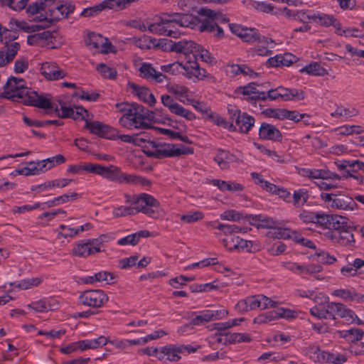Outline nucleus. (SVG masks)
Instances as JSON below:
<instances>
[{
    "label": "nucleus",
    "instance_id": "nucleus-53",
    "mask_svg": "<svg viewBox=\"0 0 364 364\" xmlns=\"http://www.w3.org/2000/svg\"><path fill=\"white\" fill-rule=\"evenodd\" d=\"M261 35L255 28L245 27L240 38L247 43H255L256 41L261 42Z\"/></svg>",
    "mask_w": 364,
    "mask_h": 364
},
{
    "label": "nucleus",
    "instance_id": "nucleus-54",
    "mask_svg": "<svg viewBox=\"0 0 364 364\" xmlns=\"http://www.w3.org/2000/svg\"><path fill=\"white\" fill-rule=\"evenodd\" d=\"M310 18L312 19V21L325 27L331 26L336 21L333 16L318 12L312 14V16Z\"/></svg>",
    "mask_w": 364,
    "mask_h": 364
},
{
    "label": "nucleus",
    "instance_id": "nucleus-45",
    "mask_svg": "<svg viewBox=\"0 0 364 364\" xmlns=\"http://www.w3.org/2000/svg\"><path fill=\"white\" fill-rule=\"evenodd\" d=\"M82 341L85 351L89 349H97L103 347L108 343L109 337L100 336L92 339L82 340Z\"/></svg>",
    "mask_w": 364,
    "mask_h": 364
},
{
    "label": "nucleus",
    "instance_id": "nucleus-2",
    "mask_svg": "<svg viewBox=\"0 0 364 364\" xmlns=\"http://www.w3.org/2000/svg\"><path fill=\"white\" fill-rule=\"evenodd\" d=\"M6 97L43 109L49 102V94L38 93L27 87L23 79L11 77L4 87Z\"/></svg>",
    "mask_w": 364,
    "mask_h": 364
},
{
    "label": "nucleus",
    "instance_id": "nucleus-14",
    "mask_svg": "<svg viewBox=\"0 0 364 364\" xmlns=\"http://www.w3.org/2000/svg\"><path fill=\"white\" fill-rule=\"evenodd\" d=\"M223 243L230 250H237L246 252H257L263 247V245L257 240H246L234 235H230L223 239Z\"/></svg>",
    "mask_w": 364,
    "mask_h": 364
},
{
    "label": "nucleus",
    "instance_id": "nucleus-27",
    "mask_svg": "<svg viewBox=\"0 0 364 364\" xmlns=\"http://www.w3.org/2000/svg\"><path fill=\"white\" fill-rule=\"evenodd\" d=\"M323 235L334 243H339L342 245H351L354 242L353 233L345 228L341 230H327Z\"/></svg>",
    "mask_w": 364,
    "mask_h": 364
},
{
    "label": "nucleus",
    "instance_id": "nucleus-48",
    "mask_svg": "<svg viewBox=\"0 0 364 364\" xmlns=\"http://www.w3.org/2000/svg\"><path fill=\"white\" fill-rule=\"evenodd\" d=\"M348 225V219L340 215H330L328 230H341Z\"/></svg>",
    "mask_w": 364,
    "mask_h": 364
},
{
    "label": "nucleus",
    "instance_id": "nucleus-8",
    "mask_svg": "<svg viewBox=\"0 0 364 364\" xmlns=\"http://www.w3.org/2000/svg\"><path fill=\"white\" fill-rule=\"evenodd\" d=\"M199 44L193 41L181 40L174 42L171 46V51L179 54L176 63L161 66V68H171L178 65L181 68H200L198 63L196 62V52H198Z\"/></svg>",
    "mask_w": 364,
    "mask_h": 364
},
{
    "label": "nucleus",
    "instance_id": "nucleus-39",
    "mask_svg": "<svg viewBox=\"0 0 364 364\" xmlns=\"http://www.w3.org/2000/svg\"><path fill=\"white\" fill-rule=\"evenodd\" d=\"M259 137L266 140H280L282 134L279 130L274 125L264 123L259 129Z\"/></svg>",
    "mask_w": 364,
    "mask_h": 364
},
{
    "label": "nucleus",
    "instance_id": "nucleus-63",
    "mask_svg": "<svg viewBox=\"0 0 364 364\" xmlns=\"http://www.w3.org/2000/svg\"><path fill=\"white\" fill-rule=\"evenodd\" d=\"M195 277H186L184 275H180L172 278L168 281V284L175 289H178L186 285L187 282L193 281Z\"/></svg>",
    "mask_w": 364,
    "mask_h": 364
},
{
    "label": "nucleus",
    "instance_id": "nucleus-20",
    "mask_svg": "<svg viewBox=\"0 0 364 364\" xmlns=\"http://www.w3.org/2000/svg\"><path fill=\"white\" fill-rule=\"evenodd\" d=\"M328 306L330 311L333 313L336 316L343 319L346 324H364V321L360 319L353 310L347 308L341 303H331Z\"/></svg>",
    "mask_w": 364,
    "mask_h": 364
},
{
    "label": "nucleus",
    "instance_id": "nucleus-17",
    "mask_svg": "<svg viewBox=\"0 0 364 364\" xmlns=\"http://www.w3.org/2000/svg\"><path fill=\"white\" fill-rule=\"evenodd\" d=\"M267 94V99L282 101H299L304 100L305 94L304 91L297 89H288L284 87H278L270 90Z\"/></svg>",
    "mask_w": 364,
    "mask_h": 364
},
{
    "label": "nucleus",
    "instance_id": "nucleus-42",
    "mask_svg": "<svg viewBox=\"0 0 364 364\" xmlns=\"http://www.w3.org/2000/svg\"><path fill=\"white\" fill-rule=\"evenodd\" d=\"M336 334L347 342L354 343L363 338L364 332L361 329L353 328L348 330L337 331Z\"/></svg>",
    "mask_w": 364,
    "mask_h": 364
},
{
    "label": "nucleus",
    "instance_id": "nucleus-30",
    "mask_svg": "<svg viewBox=\"0 0 364 364\" xmlns=\"http://www.w3.org/2000/svg\"><path fill=\"white\" fill-rule=\"evenodd\" d=\"M59 301L54 298L34 301L27 305V308L36 313H45L48 311H54L59 307Z\"/></svg>",
    "mask_w": 364,
    "mask_h": 364
},
{
    "label": "nucleus",
    "instance_id": "nucleus-25",
    "mask_svg": "<svg viewBox=\"0 0 364 364\" xmlns=\"http://www.w3.org/2000/svg\"><path fill=\"white\" fill-rule=\"evenodd\" d=\"M251 176L255 183L259 185L263 189L270 193H276L286 201H290L291 196L290 193L287 190L284 188H279L275 185L265 181L258 173L252 172L251 173Z\"/></svg>",
    "mask_w": 364,
    "mask_h": 364
},
{
    "label": "nucleus",
    "instance_id": "nucleus-12",
    "mask_svg": "<svg viewBox=\"0 0 364 364\" xmlns=\"http://www.w3.org/2000/svg\"><path fill=\"white\" fill-rule=\"evenodd\" d=\"M276 304V301L264 295L259 294L239 301L235 306V309L240 313H245L256 309H265L274 307Z\"/></svg>",
    "mask_w": 364,
    "mask_h": 364
},
{
    "label": "nucleus",
    "instance_id": "nucleus-23",
    "mask_svg": "<svg viewBox=\"0 0 364 364\" xmlns=\"http://www.w3.org/2000/svg\"><path fill=\"white\" fill-rule=\"evenodd\" d=\"M306 175L310 178L317 179L316 185L321 190H330L336 186L328 180L335 178L336 174L325 170H306Z\"/></svg>",
    "mask_w": 364,
    "mask_h": 364
},
{
    "label": "nucleus",
    "instance_id": "nucleus-47",
    "mask_svg": "<svg viewBox=\"0 0 364 364\" xmlns=\"http://www.w3.org/2000/svg\"><path fill=\"white\" fill-rule=\"evenodd\" d=\"M135 45L143 50L157 48L159 43L156 38L144 35L135 41Z\"/></svg>",
    "mask_w": 364,
    "mask_h": 364
},
{
    "label": "nucleus",
    "instance_id": "nucleus-1",
    "mask_svg": "<svg viewBox=\"0 0 364 364\" xmlns=\"http://www.w3.org/2000/svg\"><path fill=\"white\" fill-rule=\"evenodd\" d=\"M115 107L118 112L124 113L119 119V124L128 129L147 128L149 124L146 120L163 124L171 120L167 114L155 118L154 112L136 103L120 102Z\"/></svg>",
    "mask_w": 364,
    "mask_h": 364
},
{
    "label": "nucleus",
    "instance_id": "nucleus-13",
    "mask_svg": "<svg viewBox=\"0 0 364 364\" xmlns=\"http://www.w3.org/2000/svg\"><path fill=\"white\" fill-rule=\"evenodd\" d=\"M85 168L86 173L99 175L110 181H129L126 176L120 173L117 167L112 165L104 166L98 164L85 163Z\"/></svg>",
    "mask_w": 364,
    "mask_h": 364
},
{
    "label": "nucleus",
    "instance_id": "nucleus-40",
    "mask_svg": "<svg viewBox=\"0 0 364 364\" xmlns=\"http://www.w3.org/2000/svg\"><path fill=\"white\" fill-rule=\"evenodd\" d=\"M181 351L179 346H165L160 348L158 353V359L161 360L178 361L180 358Z\"/></svg>",
    "mask_w": 364,
    "mask_h": 364
},
{
    "label": "nucleus",
    "instance_id": "nucleus-6",
    "mask_svg": "<svg viewBox=\"0 0 364 364\" xmlns=\"http://www.w3.org/2000/svg\"><path fill=\"white\" fill-rule=\"evenodd\" d=\"M245 220L249 223L257 228L269 229L268 236L277 239H292L296 242H301L304 245L313 247V244L309 240L301 237L299 233L287 228H282L277 226V223L272 218L261 215L246 216Z\"/></svg>",
    "mask_w": 364,
    "mask_h": 364
},
{
    "label": "nucleus",
    "instance_id": "nucleus-22",
    "mask_svg": "<svg viewBox=\"0 0 364 364\" xmlns=\"http://www.w3.org/2000/svg\"><path fill=\"white\" fill-rule=\"evenodd\" d=\"M79 299L80 303L84 305L100 307L108 301V297L105 292L101 290H89L82 293Z\"/></svg>",
    "mask_w": 364,
    "mask_h": 364
},
{
    "label": "nucleus",
    "instance_id": "nucleus-57",
    "mask_svg": "<svg viewBox=\"0 0 364 364\" xmlns=\"http://www.w3.org/2000/svg\"><path fill=\"white\" fill-rule=\"evenodd\" d=\"M204 214L199 210H191L180 215L179 218L183 223H193L203 218Z\"/></svg>",
    "mask_w": 364,
    "mask_h": 364
},
{
    "label": "nucleus",
    "instance_id": "nucleus-56",
    "mask_svg": "<svg viewBox=\"0 0 364 364\" xmlns=\"http://www.w3.org/2000/svg\"><path fill=\"white\" fill-rule=\"evenodd\" d=\"M331 295L335 297H338L346 301H355L358 299L357 293L355 291L346 289H338L331 292Z\"/></svg>",
    "mask_w": 364,
    "mask_h": 364
},
{
    "label": "nucleus",
    "instance_id": "nucleus-31",
    "mask_svg": "<svg viewBox=\"0 0 364 364\" xmlns=\"http://www.w3.org/2000/svg\"><path fill=\"white\" fill-rule=\"evenodd\" d=\"M73 254L79 257H87L100 252L94 239L77 243L73 248Z\"/></svg>",
    "mask_w": 364,
    "mask_h": 364
},
{
    "label": "nucleus",
    "instance_id": "nucleus-5",
    "mask_svg": "<svg viewBox=\"0 0 364 364\" xmlns=\"http://www.w3.org/2000/svg\"><path fill=\"white\" fill-rule=\"evenodd\" d=\"M174 24L197 30L196 26L199 23L196 16L191 14L166 13L157 17L154 23L149 24L148 30L153 33L175 38L178 32L173 29Z\"/></svg>",
    "mask_w": 364,
    "mask_h": 364
},
{
    "label": "nucleus",
    "instance_id": "nucleus-52",
    "mask_svg": "<svg viewBox=\"0 0 364 364\" xmlns=\"http://www.w3.org/2000/svg\"><path fill=\"white\" fill-rule=\"evenodd\" d=\"M198 51L196 52L194 55L196 58V62L198 63V60L204 62L207 66H213L215 63V58L210 54V53L203 49L200 45L198 46Z\"/></svg>",
    "mask_w": 364,
    "mask_h": 364
},
{
    "label": "nucleus",
    "instance_id": "nucleus-62",
    "mask_svg": "<svg viewBox=\"0 0 364 364\" xmlns=\"http://www.w3.org/2000/svg\"><path fill=\"white\" fill-rule=\"evenodd\" d=\"M267 342L273 346H282L291 341V337L284 333H278L267 338Z\"/></svg>",
    "mask_w": 364,
    "mask_h": 364
},
{
    "label": "nucleus",
    "instance_id": "nucleus-37",
    "mask_svg": "<svg viewBox=\"0 0 364 364\" xmlns=\"http://www.w3.org/2000/svg\"><path fill=\"white\" fill-rule=\"evenodd\" d=\"M132 93L137 97L139 100L146 103L149 106H154L156 103V99L153 93L146 87H139L132 85Z\"/></svg>",
    "mask_w": 364,
    "mask_h": 364
},
{
    "label": "nucleus",
    "instance_id": "nucleus-28",
    "mask_svg": "<svg viewBox=\"0 0 364 364\" xmlns=\"http://www.w3.org/2000/svg\"><path fill=\"white\" fill-rule=\"evenodd\" d=\"M168 92L175 97L180 102L187 105L194 96L193 92L188 87L179 84L168 83L166 85Z\"/></svg>",
    "mask_w": 364,
    "mask_h": 364
},
{
    "label": "nucleus",
    "instance_id": "nucleus-19",
    "mask_svg": "<svg viewBox=\"0 0 364 364\" xmlns=\"http://www.w3.org/2000/svg\"><path fill=\"white\" fill-rule=\"evenodd\" d=\"M162 105L168 109L171 113L183 117L187 120H193L196 118L195 114L185 108L182 105L176 102L170 95L164 94L161 96Z\"/></svg>",
    "mask_w": 364,
    "mask_h": 364
},
{
    "label": "nucleus",
    "instance_id": "nucleus-33",
    "mask_svg": "<svg viewBox=\"0 0 364 364\" xmlns=\"http://www.w3.org/2000/svg\"><path fill=\"white\" fill-rule=\"evenodd\" d=\"M20 49V44L14 42L6 44L0 49V67H4L11 63Z\"/></svg>",
    "mask_w": 364,
    "mask_h": 364
},
{
    "label": "nucleus",
    "instance_id": "nucleus-10",
    "mask_svg": "<svg viewBox=\"0 0 364 364\" xmlns=\"http://www.w3.org/2000/svg\"><path fill=\"white\" fill-rule=\"evenodd\" d=\"M65 161V157L61 154H58L43 160L27 162L24 165L26 175L29 176L42 174Z\"/></svg>",
    "mask_w": 364,
    "mask_h": 364
},
{
    "label": "nucleus",
    "instance_id": "nucleus-11",
    "mask_svg": "<svg viewBox=\"0 0 364 364\" xmlns=\"http://www.w3.org/2000/svg\"><path fill=\"white\" fill-rule=\"evenodd\" d=\"M75 10V6L70 1L54 4L46 12L42 19L48 28L53 23L66 18Z\"/></svg>",
    "mask_w": 364,
    "mask_h": 364
},
{
    "label": "nucleus",
    "instance_id": "nucleus-26",
    "mask_svg": "<svg viewBox=\"0 0 364 364\" xmlns=\"http://www.w3.org/2000/svg\"><path fill=\"white\" fill-rule=\"evenodd\" d=\"M228 315V310L223 308L215 310L205 309L198 313L193 319V323L194 325H200L210 321L223 319Z\"/></svg>",
    "mask_w": 364,
    "mask_h": 364
},
{
    "label": "nucleus",
    "instance_id": "nucleus-60",
    "mask_svg": "<svg viewBox=\"0 0 364 364\" xmlns=\"http://www.w3.org/2000/svg\"><path fill=\"white\" fill-rule=\"evenodd\" d=\"M29 0H0L2 6H8L11 9L20 11L26 8Z\"/></svg>",
    "mask_w": 364,
    "mask_h": 364
},
{
    "label": "nucleus",
    "instance_id": "nucleus-50",
    "mask_svg": "<svg viewBox=\"0 0 364 364\" xmlns=\"http://www.w3.org/2000/svg\"><path fill=\"white\" fill-rule=\"evenodd\" d=\"M59 350L65 355H70L77 352L84 351L82 341H77L70 343H63L59 347Z\"/></svg>",
    "mask_w": 364,
    "mask_h": 364
},
{
    "label": "nucleus",
    "instance_id": "nucleus-4",
    "mask_svg": "<svg viewBox=\"0 0 364 364\" xmlns=\"http://www.w3.org/2000/svg\"><path fill=\"white\" fill-rule=\"evenodd\" d=\"M141 212L152 218H163L166 210L160 203L152 196L142 193L133 197L129 206L113 208L112 214L114 217H125Z\"/></svg>",
    "mask_w": 364,
    "mask_h": 364
},
{
    "label": "nucleus",
    "instance_id": "nucleus-18",
    "mask_svg": "<svg viewBox=\"0 0 364 364\" xmlns=\"http://www.w3.org/2000/svg\"><path fill=\"white\" fill-rule=\"evenodd\" d=\"M296 316V312L285 308H278L273 311L261 314L256 316L253 322L259 325H264L278 318H291Z\"/></svg>",
    "mask_w": 364,
    "mask_h": 364
},
{
    "label": "nucleus",
    "instance_id": "nucleus-44",
    "mask_svg": "<svg viewBox=\"0 0 364 364\" xmlns=\"http://www.w3.org/2000/svg\"><path fill=\"white\" fill-rule=\"evenodd\" d=\"M73 97H77V99L87 101L90 102H96L99 97L100 94L96 90H85L82 89H76L72 94Z\"/></svg>",
    "mask_w": 364,
    "mask_h": 364
},
{
    "label": "nucleus",
    "instance_id": "nucleus-7",
    "mask_svg": "<svg viewBox=\"0 0 364 364\" xmlns=\"http://www.w3.org/2000/svg\"><path fill=\"white\" fill-rule=\"evenodd\" d=\"M63 101V96L58 98H53L50 95L49 102L44 107L43 110L48 114L57 116L60 118H72L77 121L84 120L85 124L87 120L91 119V114L82 106L75 107H67Z\"/></svg>",
    "mask_w": 364,
    "mask_h": 364
},
{
    "label": "nucleus",
    "instance_id": "nucleus-9",
    "mask_svg": "<svg viewBox=\"0 0 364 364\" xmlns=\"http://www.w3.org/2000/svg\"><path fill=\"white\" fill-rule=\"evenodd\" d=\"M196 18L199 23L196 28L200 32H213L217 24L228 21V19L221 13L215 12L208 8H201L198 11Z\"/></svg>",
    "mask_w": 364,
    "mask_h": 364
},
{
    "label": "nucleus",
    "instance_id": "nucleus-46",
    "mask_svg": "<svg viewBox=\"0 0 364 364\" xmlns=\"http://www.w3.org/2000/svg\"><path fill=\"white\" fill-rule=\"evenodd\" d=\"M127 7L124 0H105L102 3L95 6L98 11H102L106 9L113 10H122Z\"/></svg>",
    "mask_w": 364,
    "mask_h": 364
},
{
    "label": "nucleus",
    "instance_id": "nucleus-61",
    "mask_svg": "<svg viewBox=\"0 0 364 364\" xmlns=\"http://www.w3.org/2000/svg\"><path fill=\"white\" fill-rule=\"evenodd\" d=\"M218 263L216 258H206L198 262L190 264L184 267V270L203 269L209 266H213Z\"/></svg>",
    "mask_w": 364,
    "mask_h": 364
},
{
    "label": "nucleus",
    "instance_id": "nucleus-21",
    "mask_svg": "<svg viewBox=\"0 0 364 364\" xmlns=\"http://www.w3.org/2000/svg\"><path fill=\"white\" fill-rule=\"evenodd\" d=\"M85 128L91 134L109 139H117L118 131L100 121L87 120Z\"/></svg>",
    "mask_w": 364,
    "mask_h": 364
},
{
    "label": "nucleus",
    "instance_id": "nucleus-58",
    "mask_svg": "<svg viewBox=\"0 0 364 364\" xmlns=\"http://www.w3.org/2000/svg\"><path fill=\"white\" fill-rule=\"evenodd\" d=\"M215 160L220 168L225 169L229 164L233 161V157L228 151L220 150L218 152Z\"/></svg>",
    "mask_w": 364,
    "mask_h": 364
},
{
    "label": "nucleus",
    "instance_id": "nucleus-49",
    "mask_svg": "<svg viewBox=\"0 0 364 364\" xmlns=\"http://www.w3.org/2000/svg\"><path fill=\"white\" fill-rule=\"evenodd\" d=\"M363 129L356 125H344L334 129V133L339 137L348 136L354 134H360L363 132Z\"/></svg>",
    "mask_w": 364,
    "mask_h": 364
},
{
    "label": "nucleus",
    "instance_id": "nucleus-32",
    "mask_svg": "<svg viewBox=\"0 0 364 364\" xmlns=\"http://www.w3.org/2000/svg\"><path fill=\"white\" fill-rule=\"evenodd\" d=\"M237 95H242L244 100H267V94L264 92L259 91L255 85L250 83L246 86L240 87L237 89Z\"/></svg>",
    "mask_w": 364,
    "mask_h": 364
},
{
    "label": "nucleus",
    "instance_id": "nucleus-41",
    "mask_svg": "<svg viewBox=\"0 0 364 364\" xmlns=\"http://www.w3.org/2000/svg\"><path fill=\"white\" fill-rule=\"evenodd\" d=\"M42 279L39 277H31L16 281L9 284L12 291L26 290L38 286Z\"/></svg>",
    "mask_w": 364,
    "mask_h": 364
},
{
    "label": "nucleus",
    "instance_id": "nucleus-29",
    "mask_svg": "<svg viewBox=\"0 0 364 364\" xmlns=\"http://www.w3.org/2000/svg\"><path fill=\"white\" fill-rule=\"evenodd\" d=\"M309 241L313 244V247L304 245L301 242L298 243L302 246L309 248L311 250V252H308L310 259L326 264H331L336 261V258L333 255H330L328 252L323 250L317 249L314 243L311 240Z\"/></svg>",
    "mask_w": 364,
    "mask_h": 364
},
{
    "label": "nucleus",
    "instance_id": "nucleus-24",
    "mask_svg": "<svg viewBox=\"0 0 364 364\" xmlns=\"http://www.w3.org/2000/svg\"><path fill=\"white\" fill-rule=\"evenodd\" d=\"M27 43L31 46L41 48H55V38L53 33L50 31H44L41 33L29 35L27 38Z\"/></svg>",
    "mask_w": 364,
    "mask_h": 364
},
{
    "label": "nucleus",
    "instance_id": "nucleus-59",
    "mask_svg": "<svg viewBox=\"0 0 364 364\" xmlns=\"http://www.w3.org/2000/svg\"><path fill=\"white\" fill-rule=\"evenodd\" d=\"M60 230L58 232L59 237H72L77 235L80 232H82L85 230L84 225H81L78 228H70L64 225L60 226Z\"/></svg>",
    "mask_w": 364,
    "mask_h": 364
},
{
    "label": "nucleus",
    "instance_id": "nucleus-36",
    "mask_svg": "<svg viewBox=\"0 0 364 364\" xmlns=\"http://www.w3.org/2000/svg\"><path fill=\"white\" fill-rule=\"evenodd\" d=\"M233 117L235 118L236 125L242 132H247L254 126L255 119L254 118L240 110H235Z\"/></svg>",
    "mask_w": 364,
    "mask_h": 364
},
{
    "label": "nucleus",
    "instance_id": "nucleus-16",
    "mask_svg": "<svg viewBox=\"0 0 364 364\" xmlns=\"http://www.w3.org/2000/svg\"><path fill=\"white\" fill-rule=\"evenodd\" d=\"M321 197L328 207L346 210H355L358 208V205L352 198L330 193H321Z\"/></svg>",
    "mask_w": 364,
    "mask_h": 364
},
{
    "label": "nucleus",
    "instance_id": "nucleus-51",
    "mask_svg": "<svg viewBox=\"0 0 364 364\" xmlns=\"http://www.w3.org/2000/svg\"><path fill=\"white\" fill-rule=\"evenodd\" d=\"M358 110L353 107L337 105L336 109L331 113L332 117L348 118L358 114Z\"/></svg>",
    "mask_w": 364,
    "mask_h": 364
},
{
    "label": "nucleus",
    "instance_id": "nucleus-55",
    "mask_svg": "<svg viewBox=\"0 0 364 364\" xmlns=\"http://www.w3.org/2000/svg\"><path fill=\"white\" fill-rule=\"evenodd\" d=\"M183 75L193 82L204 80L209 77L206 70H184Z\"/></svg>",
    "mask_w": 364,
    "mask_h": 364
},
{
    "label": "nucleus",
    "instance_id": "nucleus-3",
    "mask_svg": "<svg viewBox=\"0 0 364 364\" xmlns=\"http://www.w3.org/2000/svg\"><path fill=\"white\" fill-rule=\"evenodd\" d=\"M117 139L124 142L131 143L141 146L143 151L148 156L161 158L164 156H173L191 153L190 149L183 145L173 144H161L146 140L141 134H122L118 133Z\"/></svg>",
    "mask_w": 364,
    "mask_h": 364
},
{
    "label": "nucleus",
    "instance_id": "nucleus-15",
    "mask_svg": "<svg viewBox=\"0 0 364 364\" xmlns=\"http://www.w3.org/2000/svg\"><path fill=\"white\" fill-rule=\"evenodd\" d=\"M85 44L90 50L100 53H115V47L102 35L95 32H88L84 37Z\"/></svg>",
    "mask_w": 364,
    "mask_h": 364
},
{
    "label": "nucleus",
    "instance_id": "nucleus-64",
    "mask_svg": "<svg viewBox=\"0 0 364 364\" xmlns=\"http://www.w3.org/2000/svg\"><path fill=\"white\" fill-rule=\"evenodd\" d=\"M220 218L223 220L240 221L243 219V216L235 210L230 209L224 211L220 215Z\"/></svg>",
    "mask_w": 364,
    "mask_h": 364
},
{
    "label": "nucleus",
    "instance_id": "nucleus-43",
    "mask_svg": "<svg viewBox=\"0 0 364 364\" xmlns=\"http://www.w3.org/2000/svg\"><path fill=\"white\" fill-rule=\"evenodd\" d=\"M139 76L154 83H160L166 80V74L158 70H139Z\"/></svg>",
    "mask_w": 364,
    "mask_h": 364
},
{
    "label": "nucleus",
    "instance_id": "nucleus-38",
    "mask_svg": "<svg viewBox=\"0 0 364 364\" xmlns=\"http://www.w3.org/2000/svg\"><path fill=\"white\" fill-rule=\"evenodd\" d=\"M210 184L217 187L221 191H230L237 193L243 191L244 186L239 183L230 181H223L220 179H212Z\"/></svg>",
    "mask_w": 364,
    "mask_h": 364
},
{
    "label": "nucleus",
    "instance_id": "nucleus-34",
    "mask_svg": "<svg viewBox=\"0 0 364 364\" xmlns=\"http://www.w3.org/2000/svg\"><path fill=\"white\" fill-rule=\"evenodd\" d=\"M298 58L290 53H286L284 54L277 55L273 58H270L267 60V65L269 67H280L286 66L289 67L294 63H296Z\"/></svg>",
    "mask_w": 364,
    "mask_h": 364
},
{
    "label": "nucleus",
    "instance_id": "nucleus-35",
    "mask_svg": "<svg viewBox=\"0 0 364 364\" xmlns=\"http://www.w3.org/2000/svg\"><path fill=\"white\" fill-rule=\"evenodd\" d=\"M43 15L41 14L39 16H36L34 18V21H38L39 23L38 24H28L26 21H18L17 20L11 19L10 21L9 24L10 25H15L16 26V28L19 30H22L26 33H32L35 32L36 31H39L41 29H44L46 28H48V23L45 24L43 19H42Z\"/></svg>",
    "mask_w": 364,
    "mask_h": 364
}]
</instances>
